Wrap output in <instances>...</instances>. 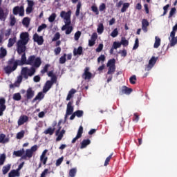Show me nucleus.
<instances>
[{
  "label": "nucleus",
  "mask_w": 177,
  "mask_h": 177,
  "mask_svg": "<svg viewBox=\"0 0 177 177\" xmlns=\"http://www.w3.org/2000/svg\"><path fill=\"white\" fill-rule=\"evenodd\" d=\"M26 132L24 131V130H22L19 132H18L17 133V136H16V138L17 139H23L24 138V135H25Z\"/></svg>",
  "instance_id": "obj_42"
},
{
  "label": "nucleus",
  "mask_w": 177,
  "mask_h": 177,
  "mask_svg": "<svg viewBox=\"0 0 177 177\" xmlns=\"http://www.w3.org/2000/svg\"><path fill=\"white\" fill-rule=\"evenodd\" d=\"M12 13L15 16H17V15H19V16H24V6H17L14 7V8L12 10Z\"/></svg>",
  "instance_id": "obj_8"
},
{
  "label": "nucleus",
  "mask_w": 177,
  "mask_h": 177,
  "mask_svg": "<svg viewBox=\"0 0 177 177\" xmlns=\"http://www.w3.org/2000/svg\"><path fill=\"white\" fill-rule=\"evenodd\" d=\"M72 32H73V26H69L66 28L65 33L66 34V35H68L71 34Z\"/></svg>",
  "instance_id": "obj_63"
},
{
  "label": "nucleus",
  "mask_w": 177,
  "mask_h": 177,
  "mask_svg": "<svg viewBox=\"0 0 177 177\" xmlns=\"http://www.w3.org/2000/svg\"><path fill=\"white\" fill-rule=\"evenodd\" d=\"M56 77H53L50 80H47L43 87V93H46L56 84Z\"/></svg>",
  "instance_id": "obj_5"
},
{
  "label": "nucleus",
  "mask_w": 177,
  "mask_h": 177,
  "mask_svg": "<svg viewBox=\"0 0 177 177\" xmlns=\"http://www.w3.org/2000/svg\"><path fill=\"white\" fill-rule=\"evenodd\" d=\"M33 41L34 42H37L38 45H42L44 44V37L35 33L33 35Z\"/></svg>",
  "instance_id": "obj_18"
},
{
  "label": "nucleus",
  "mask_w": 177,
  "mask_h": 177,
  "mask_svg": "<svg viewBox=\"0 0 177 177\" xmlns=\"http://www.w3.org/2000/svg\"><path fill=\"white\" fill-rule=\"evenodd\" d=\"M55 128L48 127L47 129L44 131L45 135H50L52 136L53 133H55Z\"/></svg>",
  "instance_id": "obj_28"
},
{
  "label": "nucleus",
  "mask_w": 177,
  "mask_h": 177,
  "mask_svg": "<svg viewBox=\"0 0 177 177\" xmlns=\"http://www.w3.org/2000/svg\"><path fill=\"white\" fill-rule=\"evenodd\" d=\"M22 81H23V76L19 75L17 77V81L15 82V86H19L20 84H21Z\"/></svg>",
  "instance_id": "obj_43"
},
{
  "label": "nucleus",
  "mask_w": 177,
  "mask_h": 177,
  "mask_svg": "<svg viewBox=\"0 0 177 177\" xmlns=\"http://www.w3.org/2000/svg\"><path fill=\"white\" fill-rule=\"evenodd\" d=\"M113 153H111L105 160V162H104V167H107V165H109V163L110 162V160H111L112 157H113Z\"/></svg>",
  "instance_id": "obj_48"
},
{
  "label": "nucleus",
  "mask_w": 177,
  "mask_h": 177,
  "mask_svg": "<svg viewBox=\"0 0 177 177\" xmlns=\"http://www.w3.org/2000/svg\"><path fill=\"white\" fill-rule=\"evenodd\" d=\"M82 52H83L82 46H79L77 49L74 48L73 55L74 56H77V55H79L80 56H81V55H82Z\"/></svg>",
  "instance_id": "obj_26"
},
{
  "label": "nucleus",
  "mask_w": 177,
  "mask_h": 177,
  "mask_svg": "<svg viewBox=\"0 0 177 177\" xmlns=\"http://www.w3.org/2000/svg\"><path fill=\"white\" fill-rule=\"evenodd\" d=\"M106 67H115V59H109L106 64Z\"/></svg>",
  "instance_id": "obj_34"
},
{
  "label": "nucleus",
  "mask_w": 177,
  "mask_h": 177,
  "mask_svg": "<svg viewBox=\"0 0 177 177\" xmlns=\"http://www.w3.org/2000/svg\"><path fill=\"white\" fill-rule=\"evenodd\" d=\"M73 101H70L68 104H67V106H66V115H71V114H73L74 113V106H73Z\"/></svg>",
  "instance_id": "obj_17"
},
{
  "label": "nucleus",
  "mask_w": 177,
  "mask_h": 177,
  "mask_svg": "<svg viewBox=\"0 0 177 177\" xmlns=\"http://www.w3.org/2000/svg\"><path fill=\"white\" fill-rule=\"evenodd\" d=\"M24 149H22L21 150L15 151L13 152L14 156L16 157H21L23 154H24Z\"/></svg>",
  "instance_id": "obj_35"
},
{
  "label": "nucleus",
  "mask_w": 177,
  "mask_h": 177,
  "mask_svg": "<svg viewBox=\"0 0 177 177\" xmlns=\"http://www.w3.org/2000/svg\"><path fill=\"white\" fill-rule=\"evenodd\" d=\"M129 3H123V6L121 8V12L124 13L125 12H127V10L128 9V8H129Z\"/></svg>",
  "instance_id": "obj_47"
},
{
  "label": "nucleus",
  "mask_w": 177,
  "mask_h": 177,
  "mask_svg": "<svg viewBox=\"0 0 177 177\" xmlns=\"http://www.w3.org/2000/svg\"><path fill=\"white\" fill-rule=\"evenodd\" d=\"M169 8V4H167L163 7L164 12H163V14L162 15V16H165V15H167V13H168Z\"/></svg>",
  "instance_id": "obj_60"
},
{
  "label": "nucleus",
  "mask_w": 177,
  "mask_h": 177,
  "mask_svg": "<svg viewBox=\"0 0 177 177\" xmlns=\"http://www.w3.org/2000/svg\"><path fill=\"white\" fill-rule=\"evenodd\" d=\"M60 39V33L59 32H56L52 39V41L55 42V41H57Z\"/></svg>",
  "instance_id": "obj_53"
},
{
  "label": "nucleus",
  "mask_w": 177,
  "mask_h": 177,
  "mask_svg": "<svg viewBox=\"0 0 177 177\" xmlns=\"http://www.w3.org/2000/svg\"><path fill=\"white\" fill-rule=\"evenodd\" d=\"M64 133H66V130L62 129L59 133L57 136V138H56V142H60V140H62V139H63V136L64 135Z\"/></svg>",
  "instance_id": "obj_29"
},
{
  "label": "nucleus",
  "mask_w": 177,
  "mask_h": 177,
  "mask_svg": "<svg viewBox=\"0 0 177 177\" xmlns=\"http://www.w3.org/2000/svg\"><path fill=\"white\" fill-rule=\"evenodd\" d=\"M9 142V138H6V135L1 133L0 134V143H8Z\"/></svg>",
  "instance_id": "obj_27"
},
{
  "label": "nucleus",
  "mask_w": 177,
  "mask_h": 177,
  "mask_svg": "<svg viewBox=\"0 0 177 177\" xmlns=\"http://www.w3.org/2000/svg\"><path fill=\"white\" fill-rule=\"evenodd\" d=\"M118 28H115L111 33V37H112V38H115V37H118Z\"/></svg>",
  "instance_id": "obj_49"
},
{
  "label": "nucleus",
  "mask_w": 177,
  "mask_h": 177,
  "mask_svg": "<svg viewBox=\"0 0 177 177\" xmlns=\"http://www.w3.org/2000/svg\"><path fill=\"white\" fill-rule=\"evenodd\" d=\"M5 103H6V100H5V98H1L0 99V108L3 109V107H4V109H6V105H5Z\"/></svg>",
  "instance_id": "obj_50"
},
{
  "label": "nucleus",
  "mask_w": 177,
  "mask_h": 177,
  "mask_svg": "<svg viewBox=\"0 0 177 177\" xmlns=\"http://www.w3.org/2000/svg\"><path fill=\"white\" fill-rule=\"evenodd\" d=\"M35 95V91H34V90H32L31 87H29L26 90V94L24 96V97H26L27 100H31V99L34 97Z\"/></svg>",
  "instance_id": "obj_12"
},
{
  "label": "nucleus",
  "mask_w": 177,
  "mask_h": 177,
  "mask_svg": "<svg viewBox=\"0 0 177 177\" xmlns=\"http://www.w3.org/2000/svg\"><path fill=\"white\" fill-rule=\"evenodd\" d=\"M82 133H84V127L82 126H80L77 131L76 137L72 140L71 143H73V144L75 143V142H77V139H80V138H82Z\"/></svg>",
  "instance_id": "obj_16"
},
{
  "label": "nucleus",
  "mask_w": 177,
  "mask_h": 177,
  "mask_svg": "<svg viewBox=\"0 0 177 177\" xmlns=\"http://www.w3.org/2000/svg\"><path fill=\"white\" fill-rule=\"evenodd\" d=\"M82 6V4L81 3V1H79L77 5L76 12H75V16L78 17L80 16V12L81 10V7Z\"/></svg>",
  "instance_id": "obj_39"
},
{
  "label": "nucleus",
  "mask_w": 177,
  "mask_h": 177,
  "mask_svg": "<svg viewBox=\"0 0 177 177\" xmlns=\"http://www.w3.org/2000/svg\"><path fill=\"white\" fill-rule=\"evenodd\" d=\"M41 64H42V61L39 57H36L35 55H30L27 59L26 65L32 66L31 67H34V68H39Z\"/></svg>",
  "instance_id": "obj_3"
},
{
  "label": "nucleus",
  "mask_w": 177,
  "mask_h": 177,
  "mask_svg": "<svg viewBox=\"0 0 177 177\" xmlns=\"http://www.w3.org/2000/svg\"><path fill=\"white\" fill-rule=\"evenodd\" d=\"M149 21L147 19H144L142 21V28L144 31H147V27H149Z\"/></svg>",
  "instance_id": "obj_25"
},
{
  "label": "nucleus",
  "mask_w": 177,
  "mask_h": 177,
  "mask_svg": "<svg viewBox=\"0 0 177 177\" xmlns=\"http://www.w3.org/2000/svg\"><path fill=\"white\" fill-rule=\"evenodd\" d=\"M112 47H113V49H118V48H121V43L118 41H114Z\"/></svg>",
  "instance_id": "obj_56"
},
{
  "label": "nucleus",
  "mask_w": 177,
  "mask_h": 177,
  "mask_svg": "<svg viewBox=\"0 0 177 177\" xmlns=\"http://www.w3.org/2000/svg\"><path fill=\"white\" fill-rule=\"evenodd\" d=\"M160 45H161V39L158 37V36L155 37V43L153 44V48L156 49L160 48Z\"/></svg>",
  "instance_id": "obj_24"
},
{
  "label": "nucleus",
  "mask_w": 177,
  "mask_h": 177,
  "mask_svg": "<svg viewBox=\"0 0 177 177\" xmlns=\"http://www.w3.org/2000/svg\"><path fill=\"white\" fill-rule=\"evenodd\" d=\"M75 175H77V168H72L69 171V176L68 177H75Z\"/></svg>",
  "instance_id": "obj_40"
},
{
  "label": "nucleus",
  "mask_w": 177,
  "mask_h": 177,
  "mask_svg": "<svg viewBox=\"0 0 177 177\" xmlns=\"http://www.w3.org/2000/svg\"><path fill=\"white\" fill-rule=\"evenodd\" d=\"M67 57V54H64L63 56H62L59 58V64H64V63H66V62L67 61V59L66 58Z\"/></svg>",
  "instance_id": "obj_46"
},
{
  "label": "nucleus",
  "mask_w": 177,
  "mask_h": 177,
  "mask_svg": "<svg viewBox=\"0 0 177 177\" xmlns=\"http://www.w3.org/2000/svg\"><path fill=\"white\" fill-rule=\"evenodd\" d=\"M132 91V88H128L127 86H123L120 88L119 93L120 95H131Z\"/></svg>",
  "instance_id": "obj_13"
},
{
  "label": "nucleus",
  "mask_w": 177,
  "mask_h": 177,
  "mask_svg": "<svg viewBox=\"0 0 177 177\" xmlns=\"http://www.w3.org/2000/svg\"><path fill=\"white\" fill-rule=\"evenodd\" d=\"M19 177L20 176V171H18L17 169L11 170L8 174V177Z\"/></svg>",
  "instance_id": "obj_22"
},
{
  "label": "nucleus",
  "mask_w": 177,
  "mask_h": 177,
  "mask_svg": "<svg viewBox=\"0 0 177 177\" xmlns=\"http://www.w3.org/2000/svg\"><path fill=\"white\" fill-rule=\"evenodd\" d=\"M157 60H158V57H156L154 56L151 57L149 61V64L145 66V70L147 71H150V70L154 67V64L157 63Z\"/></svg>",
  "instance_id": "obj_7"
},
{
  "label": "nucleus",
  "mask_w": 177,
  "mask_h": 177,
  "mask_svg": "<svg viewBox=\"0 0 177 177\" xmlns=\"http://www.w3.org/2000/svg\"><path fill=\"white\" fill-rule=\"evenodd\" d=\"M75 117H77V118H81V117H84V111L82 110H77L75 111L71 116L70 117V120L73 121Z\"/></svg>",
  "instance_id": "obj_15"
},
{
  "label": "nucleus",
  "mask_w": 177,
  "mask_h": 177,
  "mask_svg": "<svg viewBox=\"0 0 177 177\" xmlns=\"http://www.w3.org/2000/svg\"><path fill=\"white\" fill-rule=\"evenodd\" d=\"M175 13H176V8H172L169 14V19H171V17H172V16H174V15H175Z\"/></svg>",
  "instance_id": "obj_59"
},
{
  "label": "nucleus",
  "mask_w": 177,
  "mask_h": 177,
  "mask_svg": "<svg viewBox=\"0 0 177 177\" xmlns=\"http://www.w3.org/2000/svg\"><path fill=\"white\" fill-rule=\"evenodd\" d=\"M8 55V51L3 47L0 48V59H3Z\"/></svg>",
  "instance_id": "obj_31"
},
{
  "label": "nucleus",
  "mask_w": 177,
  "mask_h": 177,
  "mask_svg": "<svg viewBox=\"0 0 177 177\" xmlns=\"http://www.w3.org/2000/svg\"><path fill=\"white\" fill-rule=\"evenodd\" d=\"M104 31V26L103 25V23H100L98 24V27L97 28V32L99 34H103V32Z\"/></svg>",
  "instance_id": "obj_33"
},
{
  "label": "nucleus",
  "mask_w": 177,
  "mask_h": 177,
  "mask_svg": "<svg viewBox=\"0 0 177 177\" xmlns=\"http://www.w3.org/2000/svg\"><path fill=\"white\" fill-rule=\"evenodd\" d=\"M46 153H48V149H45L40 156V162H41L43 165H46V162H48V156H46Z\"/></svg>",
  "instance_id": "obj_19"
},
{
  "label": "nucleus",
  "mask_w": 177,
  "mask_h": 177,
  "mask_svg": "<svg viewBox=\"0 0 177 177\" xmlns=\"http://www.w3.org/2000/svg\"><path fill=\"white\" fill-rule=\"evenodd\" d=\"M121 45H123V46H128L129 45V41L127 40V38L122 37L120 41Z\"/></svg>",
  "instance_id": "obj_41"
},
{
  "label": "nucleus",
  "mask_w": 177,
  "mask_h": 177,
  "mask_svg": "<svg viewBox=\"0 0 177 177\" xmlns=\"http://www.w3.org/2000/svg\"><path fill=\"white\" fill-rule=\"evenodd\" d=\"M22 24L24 26H26V27H28L30 26V18L29 17L24 18L22 21Z\"/></svg>",
  "instance_id": "obj_44"
},
{
  "label": "nucleus",
  "mask_w": 177,
  "mask_h": 177,
  "mask_svg": "<svg viewBox=\"0 0 177 177\" xmlns=\"http://www.w3.org/2000/svg\"><path fill=\"white\" fill-rule=\"evenodd\" d=\"M8 15H9V10L8 9L3 10L2 7H0V20L1 21H5Z\"/></svg>",
  "instance_id": "obj_9"
},
{
  "label": "nucleus",
  "mask_w": 177,
  "mask_h": 177,
  "mask_svg": "<svg viewBox=\"0 0 177 177\" xmlns=\"http://www.w3.org/2000/svg\"><path fill=\"white\" fill-rule=\"evenodd\" d=\"M130 84L135 85L136 84V75H133L129 78Z\"/></svg>",
  "instance_id": "obj_54"
},
{
  "label": "nucleus",
  "mask_w": 177,
  "mask_h": 177,
  "mask_svg": "<svg viewBox=\"0 0 177 177\" xmlns=\"http://www.w3.org/2000/svg\"><path fill=\"white\" fill-rule=\"evenodd\" d=\"M15 24H16V18L15 17H12L10 18V26H11V27H13Z\"/></svg>",
  "instance_id": "obj_62"
},
{
  "label": "nucleus",
  "mask_w": 177,
  "mask_h": 177,
  "mask_svg": "<svg viewBox=\"0 0 177 177\" xmlns=\"http://www.w3.org/2000/svg\"><path fill=\"white\" fill-rule=\"evenodd\" d=\"M46 27H48V26L45 24H41V26H39L37 28V32H41V31H42V30H45V28H46Z\"/></svg>",
  "instance_id": "obj_57"
},
{
  "label": "nucleus",
  "mask_w": 177,
  "mask_h": 177,
  "mask_svg": "<svg viewBox=\"0 0 177 177\" xmlns=\"http://www.w3.org/2000/svg\"><path fill=\"white\" fill-rule=\"evenodd\" d=\"M91 10L95 13V15H99V10L97 9V7L96 6H93L91 7Z\"/></svg>",
  "instance_id": "obj_64"
},
{
  "label": "nucleus",
  "mask_w": 177,
  "mask_h": 177,
  "mask_svg": "<svg viewBox=\"0 0 177 177\" xmlns=\"http://www.w3.org/2000/svg\"><path fill=\"white\" fill-rule=\"evenodd\" d=\"M5 161H6V155L3 153L0 156V165H3V164H5Z\"/></svg>",
  "instance_id": "obj_45"
},
{
  "label": "nucleus",
  "mask_w": 177,
  "mask_h": 177,
  "mask_svg": "<svg viewBox=\"0 0 177 177\" xmlns=\"http://www.w3.org/2000/svg\"><path fill=\"white\" fill-rule=\"evenodd\" d=\"M77 93V90L75 88H71V91H69L68 95L66 97V100L68 101L71 100V98L74 97V95Z\"/></svg>",
  "instance_id": "obj_20"
},
{
  "label": "nucleus",
  "mask_w": 177,
  "mask_h": 177,
  "mask_svg": "<svg viewBox=\"0 0 177 177\" xmlns=\"http://www.w3.org/2000/svg\"><path fill=\"white\" fill-rule=\"evenodd\" d=\"M21 60H15V57L10 58L7 62L8 66L3 68L6 74L10 75L13 71L17 70L19 66H23L27 64V57H26V52L22 53Z\"/></svg>",
  "instance_id": "obj_1"
},
{
  "label": "nucleus",
  "mask_w": 177,
  "mask_h": 177,
  "mask_svg": "<svg viewBox=\"0 0 177 177\" xmlns=\"http://www.w3.org/2000/svg\"><path fill=\"white\" fill-rule=\"evenodd\" d=\"M138 48H139V39L137 38L135 40V44L133 47V50H135L136 49H138Z\"/></svg>",
  "instance_id": "obj_61"
},
{
  "label": "nucleus",
  "mask_w": 177,
  "mask_h": 177,
  "mask_svg": "<svg viewBox=\"0 0 177 177\" xmlns=\"http://www.w3.org/2000/svg\"><path fill=\"white\" fill-rule=\"evenodd\" d=\"M55 19H56V14L55 13H53L48 17V21H50V23H53V21H55Z\"/></svg>",
  "instance_id": "obj_55"
},
{
  "label": "nucleus",
  "mask_w": 177,
  "mask_h": 177,
  "mask_svg": "<svg viewBox=\"0 0 177 177\" xmlns=\"http://www.w3.org/2000/svg\"><path fill=\"white\" fill-rule=\"evenodd\" d=\"M20 39L17 42V52L18 55H21L27 50V44L30 41V35L27 32H22L19 36Z\"/></svg>",
  "instance_id": "obj_2"
},
{
  "label": "nucleus",
  "mask_w": 177,
  "mask_h": 177,
  "mask_svg": "<svg viewBox=\"0 0 177 177\" xmlns=\"http://www.w3.org/2000/svg\"><path fill=\"white\" fill-rule=\"evenodd\" d=\"M44 97H45V95H44V93L39 92L35 97L32 100V103H35L36 100H42Z\"/></svg>",
  "instance_id": "obj_21"
},
{
  "label": "nucleus",
  "mask_w": 177,
  "mask_h": 177,
  "mask_svg": "<svg viewBox=\"0 0 177 177\" xmlns=\"http://www.w3.org/2000/svg\"><path fill=\"white\" fill-rule=\"evenodd\" d=\"M108 72L107 75H113L114 73H115V66H108Z\"/></svg>",
  "instance_id": "obj_37"
},
{
  "label": "nucleus",
  "mask_w": 177,
  "mask_h": 177,
  "mask_svg": "<svg viewBox=\"0 0 177 177\" xmlns=\"http://www.w3.org/2000/svg\"><path fill=\"white\" fill-rule=\"evenodd\" d=\"M89 70V67H86L84 68V73L82 75V77L83 78V80H85V81L89 80H91V78H92V73H91Z\"/></svg>",
  "instance_id": "obj_10"
},
{
  "label": "nucleus",
  "mask_w": 177,
  "mask_h": 177,
  "mask_svg": "<svg viewBox=\"0 0 177 177\" xmlns=\"http://www.w3.org/2000/svg\"><path fill=\"white\" fill-rule=\"evenodd\" d=\"M26 122H28V116L26 115H21L17 121V124L19 127H21V125H24Z\"/></svg>",
  "instance_id": "obj_14"
},
{
  "label": "nucleus",
  "mask_w": 177,
  "mask_h": 177,
  "mask_svg": "<svg viewBox=\"0 0 177 177\" xmlns=\"http://www.w3.org/2000/svg\"><path fill=\"white\" fill-rule=\"evenodd\" d=\"M12 99L16 102H19V100H21V95L20 94V93H15L13 95Z\"/></svg>",
  "instance_id": "obj_38"
},
{
  "label": "nucleus",
  "mask_w": 177,
  "mask_h": 177,
  "mask_svg": "<svg viewBox=\"0 0 177 177\" xmlns=\"http://www.w3.org/2000/svg\"><path fill=\"white\" fill-rule=\"evenodd\" d=\"M36 71V68L32 66L30 68H28V67H24L21 69V74L25 80H28V77H32V75L35 74Z\"/></svg>",
  "instance_id": "obj_4"
},
{
  "label": "nucleus",
  "mask_w": 177,
  "mask_h": 177,
  "mask_svg": "<svg viewBox=\"0 0 177 177\" xmlns=\"http://www.w3.org/2000/svg\"><path fill=\"white\" fill-rule=\"evenodd\" d=\"M177 44V36L176 37H171L170 41V46H175Z\"/></svg>",
  "instance_id": "obj_51"
},
{
  "label": "nucleus",
  "mask_w": 177,
  "mask_h": 177,
  "mask_svg": "<svg viewBox=\"0 0 177 177\" xmlns=\"http://www.w3.org/2000/svg\"><path fill=\"white\" fill-rule=\"evenodd\" d=\"M105 60H106V56L104 55H101L97 58V63H100V62H102V63H103V62H104Z\"/></svg>",
  "instance_id": "obj_58"
},
{
  "label": "nucleus",
  "mask_w": 177,
  "mask_h": 177,
  "mask_svg": "<svg viewBox=\"0 0 177 177\" xmlns=\"http://www.w3.org/2000/svg\"><path fill=\"white\" fill-rule=\"evenodd\" d=\"M26 2L28 7L26 8V12L28 15H30V13H32L34 10V5H35V3H34L32 0H26Z\"/></svg>",
  "instance_id": "obj_11"
},
{
  "label": "nucleus",
  "mask_w": 177,
  "mask_h": 177,
  "mask_svg": "<svg viewBox=\"0 0 177 177\" xmlns=\"http://www.w3.org/2000/svg\"><path fill=\"white\" fill-rule=\"evenodd\" d=\"M88 145H91V140H83V141L81 142V149H85L86 146Z\"/></svg>",
  "instance_id": "obj_30"
},
{
  "label": "nucleus",
  "mask_w": 177,
  "mask_h": 177,
  "mask_svg": "<svg viewBox=\"0 0 177 177\" xmlns=\"http://www.w3.org/2000/svg\"><path fill=\"white\" fill-rule=\"evenodd\" d=\"M16 37H13V38H10L8 39V48H12V46H13V45H15V44H16Z\"/></svg>",
  "instance_id": "obj_32"
},
{
  "label": "nucleus",
  "mask_w": 177,
  "mask_h": 177,
  "mask_svg": "<svg viewBox=\"0 0 177 177\" xmlns=\"http://www.w3.org/2000/svg\"><path fill=\"white\" fill-rule=\"evenodd\" d=\"M33 154L34 153H32V151H31L30 150V149H26V154L22 156V159L26 160L27 158V157H28V158H31V157H32Z\"/></svg>",
  "instance_id": "obj_23"
},
{
  "label": "nucleus",
  "mask_w": 177,
  "mask_h": 177,
  "mask_svg": "<svg viewBox=\"0 0 177 177\" xmlns=\"http://www.w3.org/2000/svg\"><path fill=\"white\" fill-rule=\"evenodd\" d=\"M60 17L62 19H64V23L66 26H70L71 24V11H68L67 12L65 11H62L60 13Z\"/></svg>",
  "instance_id": "obj_6"
},
{
  "label": "nucleus",
  "mask_w": 177,
  "mask_h": 177,
  "mask_svg": "<svg viewBox=\"0 0 177 177\" xmlns=\"http://www.w3.org/2000/svg\"><path fill=\"white\" fill-rule=\"evenodd\" d=\"M10 167H11L10 165H7L3 167V169H2L3 175H6L8 171H10Z\"/></svg>",
  "instance_id": "obj_36"
},
{
  "label": "nucleus",
  "mask_w": 177,
  "mask_h": 177,
  "mask_svg": "<svg viewBox=\"0 0 177 177\" xmlns=\"http://www.w3.org/2000/svg\"><path fill=\"white\" fill-rule=\"evenodd\" d=\"M50 67L49 64H47L44 66V68L41 71V74H45V73H48V69Z\"/></svg>",
  "instance_id": "obj_52"
}]
</instances>
